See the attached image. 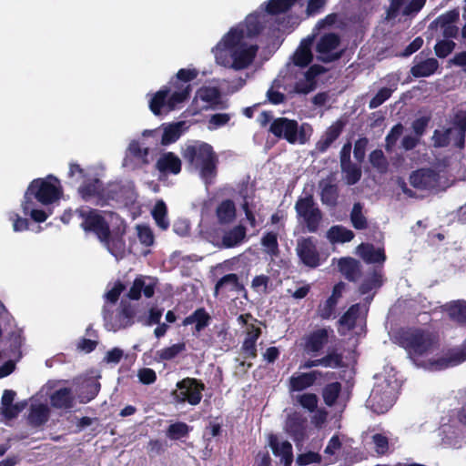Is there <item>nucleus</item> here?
<instances>
[{"instance_id": "nucleus-61", "label": "nucleus", "mask_w": 466, "mask_h": 466, "mask_svg": "<svg viewBox=\"0 0 466 466\" xmlns=\"http://www.w3.org/2000/svg\"><path fill=\"white\" fill-rule=\"evenodd\" d=\"M319 363H320V366L322 367L335 369L341 366L342 357L339 353L330 352L325 357L321 358Z\"/></svg>"}, {"instance_id": "nucleus-32", "label": "nucleus", "mask_w": 466, "mask_h": 466, "mask_svg": "<svg viewBox=\"0 0 466 466\" xmlns=\"http://www.w3.org/2000/svg\"><path fill=\"white\" fill-rule=\"evenodd\" d=\"M358 254L368 263H382L385 260L383 249L376 248L370 244H360Z\"/></svg>"}, {"instance_id": "nucleus-59", "label": "nucleus", "mask_w": 466, "mask_h": 466, "mask_svg": "<svg viewBox=\"0 0 466 466\" xmlns=\"http://www.w3.org/2000/svg\"><path fill=\"white\" fill-rule=\"evenodd\" d=\"M198 76V72L195 69H180L177 74V79L171 81L169 84L174 86H179L181 84L189 85L188 82Z\"/></svg>"}, {"instance_id": "nucleus-6", "label": "nucleus", "mask_w": 466, "mask_h": 466, "mask_svg": "<svg viewBox=\"0 0 466 466\" xmlns=\"http://www.w3.org/2000/svg\"><path fill=\"white\" fill-rule=\"evenodd\" d=\"M190 85L169 84L157 91L149 100V108L154 115H166L178 107L186 101L190 94Z\"/></svg>"}, {"instance_id": "nucleus-16", "label": "nucleus", "mask_w": 466, "mask_h": 466, "mask_svg": "<svg viewBox=\"0 0 466 466\" xmlns=\"http://www.w3.org/2000/svg\"><path fill=\"white\" fill-rule=\"evenodd\" d=\"M296 251L301 261L311 268L319 264V256L312 238H300L298 239Z\"/></svg>"}, {"instance_id": "nucleus-7", "label": "nucleus", "mask_w": 466, "mask_h": 466, "mask_svg": "<svg viewBox=\"0 0 466 466\" xmlns=\"http://www.w3.org/2000/svg\"><path fill=\"white\" fill-rule=\"evenodd\" d=\"M269 131L278 138L287 140L290 144H306L313 132L310 125L303 123L299 126L296 120L279 117L270 124Z\"/></svg>"}, {"instance_id": "nucleus-26", "label": "nucleus", "mask_w": 466, "mask_h": 466, "mask_svg": "<svg viewBox=\"0 0 466 466\" xmlns=\"http://www.w3.org/2000/svg\"><path fill=\"white\" fill-rule=\"evenodd\" d=\"M237 321L245 328V340L257 342L261 334V329L258 326V320L250 314H241L237 318Z\"/></svg>"}, {"instance_id": "nucleus-44", "label": "nucleus", "mask_w": 466, "mask_h": 466, "mask_svg": "<svg viewBox=\"0 0 466 466\" xmlns=\"http://www.w3.org/2000/svg\"><path fill=\"white\" fill-rule=\"evenodd\" d=\"M186 350V344L179 342L163 348L156 352V359L160 361L171 360Z\"/></svg>"}, {"instance_id": "nucleus-64", "label": "nucleus", "mask_w": 466, "mask_h": 466, "mask_svg": "<svg viewBox=\"0 0 466 466\" xmlns=\"http://www.w3.org/2000/svg\"><path fill=\"white\" fill-rule=\"evenodd\" d=\"M268 282L269 278L268 276H256L251 281V288L257 293L263 294L266 293L268 290Z\"/></svg>"}, {"instance_id": "nucleus-25", "label": "nucleus", "mask_w": 466, "mask_h": 466, "mask_svg": "<svg viewBox=\"0 0 466 466\" xmlns=\"http://www.w3.org/2000/svg\"><path fill=\"white\" fill-rule=\"evenodd\" d=\"M156 167L160 173L177 175L181 170V160L174 153L167 152L159 157Z\"/></svg>"}, {"instance_id": "nucleus-28", "label": "nucleus", "mask_w": 466, "mask_h": 466, "mask_svg": "<svg viewBox=\"0 0 466 466\" xmlns=\"http://www.w3.org/2000/svg\"><path fill=\"white\" fill-rule=\"evenodd\" d=\"M319 374L318 371L293 374L289 379V390L301 391L310 387Z\"/></svg>"}, {"instance_id": "nucleus-45", "label": "nucleus", "mask_w": 466, "mask_h": 466, "mask_svg": "<svg viewBox=\"0 0 466 466\" xmlns=\"http://www.w3.org/2000/svg\"><path fill=\"white\" fill-rule=\"evenodd\" d=\"M286 431L292 435L295 440H299L303 436L304 420L296 413L289 415L286 421Z\"/></svg>"}, {"instance_id": "nucleus-62", "label": "nucleus", "mask_w": 466, "mask_h": 466, "mask_svg": "<svg viewBox=\"0 0 466 466\" xmlns=\"http://www.w3.org/2000/svg\"><path fill=\"white\" fill-rule=\"evenodd\" d=\"M455 47V43L452 40H441L438 42L434 47L435 53L439 57L444 58L450 55Z\"/></svg>"}, {"instance_id": "nucleus-4", "label": "nucleus", "mask_w": 466, "mask_h": 466, "mask_svg": "<svg viewBox=\"0 0 466 466\" xmlns=\"http://www.w3.org/2000/svg\"><path fill=\"white\" fill-rule=\"evenodd\" d=\"M400 383L392 368H385L375 376V384L368 400L377 413L386 412L395 402Z\"/></svg>"}, {"instance_id": "nucleus-48", "label": "nucleus", "mask_w": 466, "mask_h": 466, "mask_svg": "<svg viewBox=\"0 0 466 466\" xmlns=\"http://www.w3.org/2000/svg\"><path fill=\"white\" fill-rule=\"evenodd\" d=\"M382 285V276L380 270L375 269L370 276L367 277L360 287L362 295L368 294Z\"/></svg>"}, {"instance_id": "nucleus-21", "label": "nucleus", "mask_w": 466, "mask_h": 466, "mask_svg": "<svg viewBox=\"0 0 466 466\" xmlns=\"http://www.w3.org/2000/svg\"><path fill=\"white\" fill-rule=\"evenodd\" d=\"M268 445L277 457H280L284 466H290L293 461L292 445L288 441L279 439L275 435L268 437Z\"/></svg>"}, {"instance_id": "nucleus-53", "label": "nucleus", "mask_w": 466, "mask_h": 466, "mask_svg": "<svg viewBox=\"0 0 466 466\" xmlns=\"http://www.w3.org/2000/svg\"><path fill=\"white\" fill-rule=\"evenodd\" d=\"M350 219L353 227L357 229H363L367 227V220L362 214V205L360 203L354 204Z\"/></svg>"}, {"instance_id": "nucleus-20", "label": "nucleus", "mask_w": 466, "mask_h": 466, "mask_svg": "<svg viewBox=\"0 0 466 466\" xmlns=\"http://www.w3.org/2000/svg\"><path fill=\"white\" fill-rule=\"evenodd\" d=\"M332 332L329 329H319L304 338V349L307 352L317 353L320 351L323 347L328 343L329 333Z\"/></svg>"}, {"instance_id": "nucleus-29", "label": "nucleus", "mask_w": 466, "mask_h": 466, "mask_svg": "<svg viewBox=\"0 0 466 466\" xmlns=\"http://www.w3.org/2000/svg\"><path fill=\"white\" fill-rule=\"evenodd\" d=\"M247 229L243 226H236L226 231L222 236V246L227 248L240 245L246 238Z\"/></svg>"}, {"instance_id": "nucleus-10", "label": "nucleus", "mask_w": 466, "mask_h": 466, "mask_svg": "<svg viewBox=\"0 0 466 466\" xmlns=\"http://www.w3.org/2000/svg\"><path fill=\"white\" fill-rule=\"evenodd\" d=\"M325 71L324 67L314 65L307 71L297 72L295 81L284 90L289 93L307 95L314 91L317 87V77Z\"/></svg>"}, {"instance_id": "nucleus-12", "label": "nucleus", "mask_w": 466, "mask_h": 466, "mask_svg": "<svg viewBox=\"0 0 466 466\" xmlns=\"http://www.w3.org/2000/svg\"><path fill=\"white\" fill-rule=\"evenodd\" d=\"M69 176L76 182L83 180V184L79 187V194L85 200H89L94 197L100 196L102 184L97 178L86 179V172L76 164H71Z\"/></svg>"}, {"instance_id": "nucleus-36", "label": "nucleus", "mask_w": 466, "mask_h": 466, "mask_svg": "<svg viewBox=\"0 0 466 466\" xmlns=\"http://www.w3.org/2000/svg\"><path fill=\"white\" fill-rule=\"evenodd\" d=\"M444 311H446L449 317L458 322H466V301L465 300H454L447 303L443 306Z\"/></svg>"}, {"instance_id": "nucleus-42", "label": "nucleus", "mask_w": 466, "mask_h": 466, "mask_svg": "<svg viewBox=\"0 0 466 466\" xmlns=\"http://www.w3.org/2000/svg\"><path fill=\"white\" fill-rule=\"evenodd\" d=\"M339 268L349 280L355 281L359 276V263L351 258H340Z\"/></svg>"}, {"instance_id": "nucleus-24", "label": "nucleus", "mask_w": 466, "mask_h": 466, "mask_svg": "<svg viewBox=\"0 0 466 466\" xmlns=\"http://www.w3.org/2000/svg\"><path fill=\"white\" fill-rule=\"evenodd\" d=\"M52 407L60 410H70L75 405V397L70 389L62 388L55 390L49 396Z\"/></svg>"}, {"instance_id": "nucleus-13", "label": "nucleus", "mask_w": 466, "mask_h": 466, "mask_svg": "<svg viewBox=\"0 0 466 466\" xmlns=\"http://www.w3.org/2000/svg\"><path fill=\"white\" fill-rule=\"evenodd\" d=\"M105 327L109 331H116L130 326L133 322L134 313L128 307H123L116 310H111L109 305H106L103 310Z\"/></svg>"}, {"instance_id": "nucleus-50", "label": "nucleus", "mask_w": 466, "mask_h": 466, "mask_svg": "<svg viewBox=\"0 0 466 466\" xmlns=\"http://www.w3.org/2000/svg\"><path fill=\"white\" fill-rule=\"evenodd\" d=\"M261 245L267 254L276 256L279 253L277 233L268 232L265 234L261 238Z\"/></svg>"}, {"instance_id": "nucleus-55", "label": "nucleus", "mask_w": 466, "mask_h": 466, "mask_svg": "<svg viewBox=\"0 0 466 466\" xmlns=\"http://www.w3.org/2000/svg\"><path fill=\"white\" fill-rule=\"evenodd\" d=\"M188 431L189 427L185 422H177L168 427L167 435L171 440H178L187 436Z\"/></svg>"}, {"instance_id": "nucleus-19", "label": "nucleus", "mask_w": 466, "mask_h": 466, "mask_svg": "<svg viewBox=\"0 0 466 466\" xmlns=\"http://www.w3.org/2000/svg\"><path fill=\"white\" fill-rule=\"evenodd\" d=\"M244 290V286L239 282L237 274L230 273L222 277L216 284L214 295L228 297L230 293H239Z\"/></svg>"}, {"instance_id": "nucleus-18", "label": "nucleus", "mask_w": 466, "mask_h": 466, "mask_svg": "<svg viewBox=\"0 0 466 466\" xmlns=\"http://www.w3.org/2000/svg\"><path fill=\"white\" fill-rule=\"evenodd\" d=\"M156 287V280L150 277L139 276L137 277L128 293L127 297L130 299H139L143 293L145 297L151 298L154 295Z\"/></svg>"}, {"instance_id": "nucleus-14", "label": "nucleus", "mask_w": 466, "mask_h": 466, "mask_svg": "<svg viewBox=\"0 0 466 466\" xmlns=\"http://www.w3.org/2000/svg\"><path fill=\"white\" fill-rule=\"evenodd\" d=\"M318 59L330 62L340 57L342 50L339 48V38L336 34H327L320 37L317 46Z\"/></svg>"}, {"instance_id": "nucleus-27", "label": "nucleus", "mask_w": 466, "mask_h": 466, "mask_svg": "<svg viewBox=\"0 0 466 466\" xmlns=\"http://www.w3.org/2000/svg\"><path fill=\"white\" fill-rule=\"evenodd\" d=\"M49 417V408L46 403L39 401L33 398L28 420L31 424L39 426L47 421Z\"/></svg>"}, {"instance_id": "nucleus-57", "label": "nucleus", "mask_w": 466, "mask_h": 466, "mask_svg": "<svg viewBox=\"0 0 466 466\" xmlns=\"http://www.w3.org/2000/svg\"><path fill=\"white\" fill-rule=\"evenodd\" d=\"M137 238L141 244L149 247L154 243V235L151 228L145 225H137L136 227Z\"/></svg>"}, {"instance_id": "nucleus-38", "label": "nucleus", "mask_w": 466, "mask_h": 466, "mask_svg": "<svg viewBox=\"0 0 466 466\" xmlns=\"http://www.w3.org/2000/svg\"><path fill=\"white\" fill-rule=\"evenodd\" d=\"M432 142L436 147H443L449 146L451 142L455 145V134L451 127H442L434 131Z\"/></svg>"}, {"instance_id": "nucleus-52", "label": "nucleus", "mask_w": 466, "mask_h": 466, "mask_svg": "<svg viewBox=\"0 0 466 466\" xmlns=\"http://www.w3.org/2000/svg\"><path fill=\"white\" fill-rule=\"evenodd\" d=\"M340 167L342 172L345 174V180L348 185H354L360 179L361 170L358 166L350 163Z\"/></svg>"}, {"instance_id": "nucleus-41", "label": "nucleus", "mask_w": 466, "mask_h": 466, "mask_svg": "<svg viewBox=\"0 0 466 466\" xmlns=\"http://www.w3.org/2000/svg\"><path fill=\"white\" fill-rule=\"evenodd\" d=\"M353 237V232L342 226H333L327 232V238L331 243L349 242Z\"/></svg>"}, {"instance_id": "nucleus-51", "label": "nucleus", "mask_w": 466, "mask_h": 466, "mask_svg": "<svg viewBox=\"0 0 466 466\" xmlns=\"http://www.w3.org/2000/svg\"><path fill=\"white\" fill-rule=\"evenodd\" d=\"M340 390L341 385L339 382L328 384L323 389V400L328 406H332L335 403L337 398L339 397Z\"/></svg>"}, {"instance_id": "nucleus-17", "label": "nucleus", "mask_w": 466, "mask_h": 466, "mask_svg": "<svg viewBox=\"0 0 466 466\" xmlns=\"http://www.w3.org/2000/svg\"><path fill=\"white\" fill-rule=\"evenodd\" d=\"M439 176L431 169H420L410 175V184L419 189L431 190L438 186Z\"/></svg>"}, {"instance_id": "nucleus-33", "label": "nucleus", "mask_w": 466, "mask_h": 466, "mask_svg": "<svg viewBox=\"0 0 466 466\" xmlns=\"http://www.w3.org/2000/svg\"><path fill=\"white\" fill-rule=\"evenodd\" d=\"M100 390V384L96 379L89 378L85 380L78 390L80 402L86 403L93 400Z\"/></svg>"}, {"instance_id": "nucleus-46", "label": "nucleus", "mask_w": 466, "mask_h": 466, "mask_svg": "<svg viewBox=\"0 0 466 466\" xmlns=\"http://www.w3.org/2000/svg\"><path fill=\"white\" fill-rule=\"evenodd\" d=\"M321 188V201L324 205L333 207L338 199V188L335 185L328 181H322L319 184Z\"/></svg>"}, {"instance_id": "nucleus-40", "label": "nucleus", "mask_w": 466, "mask_h": 466, "mask_svg": "<svg viewBox=\"0 0 466 466\" xmlns=\"http://www.w3.org/2000/svg\"><path fill=\"white\" fill-rule=\"evenodd\" d=\"M284 81L285 77L279 75L273 81L271 87L268 90L267 96L272 104L278 105L284 102L285 96L280 89L282 88L284 90V87H289L288 86H285Z\"/></svg>"}, {"instance_id": "nucleus-47", "label": "nucleus", "mask_w": 466, "mask_h": 466, "mask_svg": "<svg viewBox=\"0 0 466 466\" xmlns=\"http://www.w3.org/2000/svg\"><path fill=\"white\" fill-rule=\"evenodd\" d=\"M235 216L236 208L231 200H224L217 208V217L220 223H229Z\"/></svg>"}, {"instance_id": "nucleus-2", "label": "nucleus", "mask_w": 466, "mask_h": 466, "mask_svg": "<svg viewBox=\"0 0 466 466\" xmlns=\"http://www.w3.org/2000/svg\"><path fill=\"white\" fill-rule=\"evenodd\" d=\"M400 345L408 351L417 366L437 370L456 366L466 360V339L461 348L451 350L446 358L431 357L435 349V337L429 330L409 329L400 336Z\"/></svg>"}, {"instance_id": "nucleus-58", "label": "nucleus", "mask_w": 466, "mask_h": 466, "mask_svg": "<svg viewBox=\"0 0 466 466\" xmlns=\"http://www.w3.org/2000/svg\"><path fill=\"white\" fill-rule=\"evenodd\" d=\"M125 286L119 281L115 282L112 285H108L107 291L105 294L106 301L114 304L118 299L119 295L123 292ZM109 307L111 308L113 305Z\"/></svg>"}, {"instance_id": "nucleus-63", "label": "nucleus", "mask_w": 466, "mask_h": 466, "mask_svg": "<svg viewBox=\"0 0 466 466\" xmlns=\"http://www.w3.org/2000/svg\"><path fill=\"white\" fill-rule=\"evenodd\" d=\"M231 116L228 113H218L212 115L208 121V129H216L225 126L230 120Z\"/></svg>"}, {"instance_id": "nucleus-8", "label": "nucleus", "mask_w": 466, "mask_h": 466, "mask_svg": "<svg viewBox=\"0 0 466 466\" xmlns=\"http://www.w3.org/2000/svg\"><path fill=\"white\" fill-rule=\"evenodd\" d=\"M75 215L82 219L81 227L85 231L95 233L100 241L106 239L109 230L108 224L97 210L82 208L76 209Z\"/></svg>"}, {"instance_id": "nucleus-31", "label": "nucleus", "mask_w": 466, "mask_h": 466, "mask_svg": "<svg viewBox=\"0 0 466 466\" xmlns=\"http://www.w3.org/2000/svg\"><path fill=\"white\" fill-rule=\"evenodd\" d=\"M453 133L455 134V146L461 147L466 134V110H458L452 120Z\"/></svg>"}, {"instance_id": "nucleus-39", "label": "nucleus", "mask_w": 466, "mask_h": 466, "mask_svg": "<svg viewBox=\"0 0 466 466\" xmlns=\"http://www.w3.org/2000/svg\"><path fill=\"white\" fill-rule=\"evenodd\" d=\"M209 319L208 312L204 309H198L184 319L183 325L195 324L196 331L199 332L208 325Z\"/></svg>"}, {"instance_id": "nucleus-34", "label": "nucleus", "mask_w": 466, "mask_h": 466, "mask_svg": "<svg viewBox=\"0 0 466 466\" xmlns=\"http://www.w3.org/2000/svg\"><path fill=\"white\" fill-rule=\"evenodd\" d=\"M219 97V91L216 87L204 86L201 87L196 94L195 102L201 101L203 104L199 106L200 109H205L213 104L218 103Z\"/></svg>"}, {"instance_id": "nucleus-37", "label": "nucleus", "mask_w": 466, "mask_h": 466, "mask_svg": "<svg viewBox=\"0 0 466 466\" xmlns=\"http://www.w3.org/2000/svg\"><path fill=\"white\" fill-rule=\"evenodd\" d=\"M312 60L311 53V41L304 40L298 47L293 56V62L295 66L304 67L308 66Z\"/></svg>"}, {"instance_id": "nucleus-9", "label": "nucleus", "mask_w": 466, "mask_h": 466, "mask_svg": "<svg viewBox=\"0 0 466 466\" xmlns=\"http://www.w3.org/2000/svg\"><path fill=\"white\" fill-rule=\"evenodd\" d=\"M298 218L306 225L309 232H316L322 214L311 196L299 198L295 205Z\"/></svg>"}, {"instance_id": "nucleus-11", "label": "nucleus", "mask_w": 466, "mask_h": 466, "mask_svg": "<svg viewBox=\"0 0 466 466\" xmlns=\"http://www.w3.org/2000/svg\"><path fill=\"white\" fill-rule=\"evenodd\" d=\"M204 386L199 384L194 379H184L177 384V389L173 391V397L177 402H188L191 405H197L202 399V390Z\"/></svg>"}, {"instance_id": "nucleus-54", "label": "nucleus", "mask_w": 466, "mask_h": 466, "mask_svg": "<svg viewBox=\"0 0 466 466\" xmlns=\"http://www.w3.org/2000/svg\"><path fill=\"white\" fill-rule=\"evenodd\" d=\"M396 89V85H393L391 87H382L380 88L375 96L370 101V108H377L380 105H382L387 99L390 98L392 92Z\"/></svg>"}, {"instance_id": "nucleus-60", "label": "nucleus", "mask_w": 466, "mask_h": 466, "mask_svg": "<svg viewBox=\"0 0 466 466\" xmlns=\"http://www.w3.org/2000/svg\"><path fill=\"white\" fill-rule=\"evenodd\" d=\"M25 405L26 404L25 402H19L1 407V413L5 420H9L17 417V415L25 409Z\"/></svg>"}, {"instance_id": "nucleus-1", "label": "nucleus", "mask_w": 466, "mask_h": 466, "mask_svg": "<svg viewBox=\"0 0 466 466\" xmlns=\"http://www.w3.org/2000/svg\"><path fill=\"white\" fill-rule=\"evenodd\" d=\"M326 0H269L265 10L256 11L246 19L232 26L212 47L211 53L217 65L227 69L241 71L254 62L258 45L257 36L266 27L273 16L287 12L299 4L308 3L307 13L313 15L319 11Z\"/></svg>"}, {"instance_id": "nucleus-30", "label": "nucleus", "mask_w": 466, "mask_h": 466, "mask_svg": "<svg viewBox=\"0 0 466 466\" xmlns=\"http://www.w3.org/2000/svg\"><path fill=\"white\" fill-rule=\"evenodd\" d=\"M438 67L439 62L435 58L419 60L417 56L410 72L415 77H425L434 74Z\"/></svg>"}, {"instance_id": "nucleus-35", "label": "nucleus", "mask_w": 466, "mask_h": 466, "mask_svg": "<svg viewBox=\"0 0 466 466\" xmlns=\"http://www.w3.org/2000/svg\"><path fill=\"white\" fill-rule=\"evenodd\" d=\"M148 153V147H144L143 144L137 140H132L128 145L124 165L127 166V157L129 156L135 157L139 163L147 165L149 163Z\"/></svg>"}, {"instance_id": "nucleus-3", "label": "nucleus", "mask_w": 466, "mask_h": 466, "mask_svg": "<svg viewBox=\"0 0 466 466\" xmlns=\"http://www.w3.org/2000/svg\"><path fill=\"white\" fill-rule=\"evenodd\" d=\"M60 195L59 182L55 177L48 176L45 179H35L25 194L22 203L23 212L25 215H30L35 222H44L48 218V214L37 208L35 199L43 205H47L57 200Z\"/></svg>"}, {"instance_id": "nucleus-56", "label": "nucleus", "mask_w": 466, "mask_h": 466, "mask_svg": "<svg viewBox=\"0 0 466 466\" xmlns=\"http://www.w3.org/2000/svg\"><path fill=\"white\" fill-rule=\"evenodd\" d=\"M295 400L309 411H314L318 405V397L313 393L299 394L296 396Z\"/></svg>"}, {"instance_id": "nucleus-43", "label": "nucleus", "mask_w": 466, "mask_h": 466, "mask_svg": "<svg viewBox=\"0 0 466 466\" xmlns=\"http://www.w3.org/2000/svg\"><path fill=\"white\" fill-rule=\"evenodd\" d=\"M184 125V122H177L165 126L161 135V143L163 145H168L177 141L183 132L182 127Z\"/></svg>"}, {"instance_id": "nucleus-5", "label": "nucleus", "mask_w": 466, "mask_h": 466, "mask_svg": "<svg viewBox=\"0 0 466 466\" xmlns=\"http://www.w3.org/2000/svg\"><path fill=\"white\" fill-rule=\"evenodd\" d=\"M183 157L198 172L206 185L211 184L217 175L218 157L210 145L194 141L186 145Z\"/></svg>"}, {"instance_id": "nucleus-22", "label": "nucleus", "mask_w": 466, "mask_h": 466, "mask_svg": "<svg viewBox=\"0 0 466 466\" xmlns=\"http://www.w3.org/2000/svg\"><path fill=\"white\" fill-rule=\"evenodd\" d=\"M344 127V123L337 120L329 127L319 140L316 143L315 150L319 153H324L331 144L340 136Z\"/></svg>"}, {"instance_id": "nucleus-49", "label": "nucleus", "mask_w": 466, "mask_h": 466, "mask_svg": "<svg viewBox=\"0 0 466 466\" xmlns=\"http://www.w3.org/2000/svg\"><path fill=\"white\" fill-rule=\"evenodd\" d=\"M167 213V209L165 202L163 200H158L152 210V216L157 225L162 229H167L169 226Z\"/></svg>"}, {"instance_id": "nucleus-15", "label": "nucleus", "mask_w": 466, "mask_h": 466, "mask_svg": "<svg viewBox=\"0 0 466 466\" xmlns=\"http://www.w3.org/2000/svg\"><path fill=\"white\" fill-rule=\"evenodd\" d=\"M372 299V296L368 298L367 303L363 305L355 304L351 306L348 311L340 318L339 324L342 332L350 330L354 328L360 327L362 329L365 317L368 312V304Z\"/></svg>"}, {"instance_id": "nucleus-23", "label": "nucleus", "mask_w": 466, "mask_h": 466, "mask_svg": "<svg viewBox=\"0 0 466 466\" xmlns=\"http://www.w3.org/2000/svg\"><path fill=\"white\" fill-rule=\"evenodd\" d=\"M124 229L118 228L116 233H110L108 231V237L106 239L102 241L107 250L116 258H122L126 254V243L123 239Z\"/></svg>"}]
</instances>
